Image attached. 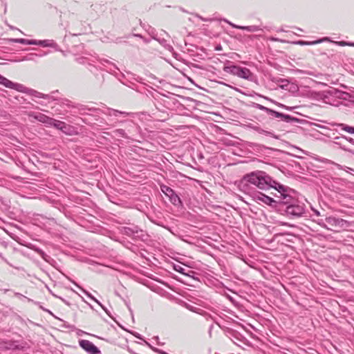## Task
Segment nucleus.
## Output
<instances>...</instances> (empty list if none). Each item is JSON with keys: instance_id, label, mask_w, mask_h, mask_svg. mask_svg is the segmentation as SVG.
I'll return each mask as SVG.
<instances>
[{"instance_id": "obj_30", "label": "nucleus", "mask_w": 354, "mask_h": 354, "mask_svg": "<svg viewBox=\"0 0 354 354\" xmlns=\"http://www.w3.org/2000/svg\"><path fill=\"white\" fill-rule=\"evenodd\" d=\"M223 21L227 23L228 24H230L231 26H232L234 28H237V29H240V30H245V28H246V26H239V25L234 24L232 22H230V21H228L227 19H223Z\"/></svg>"}, {"instance_id": "obj_27", "label": "nucleus", "mask_w": 354, "mask_h": 354, "mask_svg": "<svg viewBox=\"0 0 354 354\" xmlns=\"http://www.w3.org/2000/svg\"><path fill=\"white\" fill-rule=\"evenodd\" d=\"M74 283L77 286L79 287L80 288H81L82 290V291L84 292V293L87 295L89 298H91L92 300H93L94 301H95L97 304H98L99 305H101V303L96 299L95 298L90 292H88V291H86V290L83 289L82 288L80 287L77 283H75L74 282Z\"/></svg>"}, {"instance_id": "obj_3", "label": "nucleus", "mask_w": 354, "mask_h": 354, "mask_svg": "<svg viewBox=\"0 0 354 354\" xmlns=\"http://www.w3.org/2000/svg\"><path fill=\"white\" fill-rule=\"evenodd\" d=\"M278 186H284L281 183H275V185L271 187L276 189L277 193L274 194V198H271L262 192L253 191L252 194V196L254 201H256L259 204H266L269 205L270 207L274 208L276 211L279 212L280 209V205L281 204L282 201V194L281 190L278 187Z\"/></svg>"}, {"instance_id": "obj_61", "label": "nucleus", "mask_w": 354, "mask_h": 354, "mask_svg": "<svg viewBox=\"0 0 354 354\" xmlns=\"http://www.w3.org/2000/svg\"><path fill=\"white\" fill-rule=\"evenodd\" d=\"M166 228H167L168 230H169L170 232H171V230L169 229V227H166Z\"/></svg>"}, {"instance_id": "obj_7", "label": "nucleus", "mask_w": 354, "mask_h": 354, "mask_svg": "<svg viewBox=\"0 0 354 354\" xmlns=\"http://www.w3.org/2000/svg\"><path fill=\"white\" fill-rule=\"evenodd\" d=\"M252 106L255 109H259V110L266 112L268 115H270L272 117L280 118L281 120L288 122V123L298 121V119L293 118L290 115L277 112L274 110H272L271 109H269L268 107H266L261 104H257L255 102L253 103Z\"/></svg>"}, {"instance_id": "obj_57", "label": "nucleus", "mask_w": 354, "mask_h": 354, "mask_svg": "<svg viewBox=\"0 0 354 354\" xmlns=\"http://www.w3.org/2000/svg\"><path fill=\"white\" fill-rule=\"evenodd\" d=\"M348 46H354V43L353 44H349Z\"/></svg>"}, {"instance_id": "obj_40", "label": "nucleus", "mask_w": 354, "mask_h": 354, "mask_svg": "<svg viewBox=\"0 0 354 354\" xmlns=\"http://www.w3.org/2000/svg\"><path fill=\"white\" fill-rule=\"evenodd\" d=\"M214 328V324H211L209 327V330H208V334H209V336L211 337H212V330Z\"/></svg>"}, {"instance_id": "obj_15", "label": "nucleus", "mask_w": 354, "mask_h": 354, "mask_svg": "<svg viewBox=\"0 0 354 354\" xmlns=\"http://www.w3.org/2000/svg\"><path fill=\"white\" fill-rule=\"evenodd\" d=\"M139 231L140 230L138 226L123 227L121 230L122 233L128 236H134L136 234H138Z\"/></svg>"}, {"instance_id": "obj_8", "label": "nucleus", "mask_w": 354, "mask_h": 354, "mask_svg": "<svg viewBox=\"0 0 354 354\" xmlns=\"http://www.w3.org/2000/svg\"><path fill=\"white\" fill-rule=\"evenodd\" d=\"M326 222L332 227L330 230L334 232H339L340 230H344L351 226L349 221L334 216L326 217Z\"/></svg>"}, {"instance_id": "obj_59", "label": "nucleus", "mask_w": 354, "mask_h": 354, "mask_svg": "<svg viewBox=\"0 0 354 354\" xmlns=\"http://www.w3.org/2000/svg\"><path fill=\"white\" fill-rule=\"evenodd\" d=\"M216 49V50H221V46L217 47Z\"/></svg>"}, {"instance_id": "obj_33", "label": "nucleus", "mask_w": 354, "mask_h": 354, "mask_svg": "<svg viewBox=\"0 0 354 354\" xmlns=\"http://www.w3.org/2000/svg\"><path fill=\"white\" fill-rule=\"evenodd\" d=\"M333 94H334L336 97H342V95L346 94V93L342 92L337 89H334Z\"/></svg>"}, {"instance_id": "obj_14", "label": "nucleus", "mask_w": 354, "mask_h": 354, "mask_svg": "<svg viewBox=\"0 0 354 354\" xmlns=\"http://www.w3.org/2000/svg\"><path fill=\"white\" fill-rule=\"evenodd\" d=\"M26 344H19L18 342L10 341L5 343V348L7 350H23Z\"/></svg>"}, {"instance_id": "obj_25", "label": "nucleus", "mask_w": 354, "mask_h": 354, "mask_svg": "<svg viewBox=\"0 0 354 354\" xmlns=\"http://www.w3.org/2000/svg\"><path fill=\"white\" fill-rule=\"evenodd\" d=\"M60 102H59V104L60 106H66L67 107H75V104L71 102L70 100H67V99H61L59 100Z\"/></svg>"}, {"instance_id": "obj_21", "label": "nucleus", "mask_w": 354, "mask_h": 354, "mask_svg": "<svg viewBox=\"0 0 354 354\" xmlns=\"http://www.w3.org/2000/svg\"><path fill=\"white\" fill-rule=\"evenodd\" d=\"M101 64L103 66L107 67V71H109L110 73H115V70L119 71L118 68L114 64L110 62L107 59H102Z\"/></svg>"}, {"instance_id": "obj_32", "label": "nucleus", "mask_w": 354, "mask_h": 354, "mask_svg": "<svg viewBox=\"0 0 354 354\" xmlns=\"http://www.w3.org/2000/svg\"><path fill=\"white\" fill-rule=\"evenodd\" d=\"M37 252V253L40 255V257L44 259L45 261H47V257H48V256L41 249H37L36 250Z\"/></svg>"}, {"instance_id": "obj_60", "label": "nucleus", "mask_w": 354, "mask_h": 354, "mask_svg": "<svg viewBox=\"0 0 354 354\" xmlns=\"http://www.w3.org/2000/svg\"><path fill=\"white\" fill-rule=\"evenodd\" d=\"M0 257L1 258V259L4 257L2 254H0Z\"/></svg>"}, {"instance_id": "obj_31", "label": "nucleus", "mask_w": 354, "mask_h": 354, "mask_svg": "<svg viewBox=\"0 0 354 354\" xmlns=\"http://www.w3.org/2000/svg\"><path fill=\"white\" fill-rule=\"evenodd\" d=\"M320 41H321L320 40L315 41H311V42L310 41H305L299 40L298 41H296L295 44L304 46V45L315 44L319 43Z\"/></svg>"}, {"instance_id": "obj_56", "label": "nucleus", "mask_w": 354, "mask_h": 354, "mask_svg": "<svg viewBox=\"0 0 354 354\" xmlns=\"http://www.w3.org/2000/svg\"><path fill=\"white\" fill-rule=\"evenodd\" d=\"M342 149H344V151H350L349 150H348L347 149H346L345 147H342Z\"/></svg>"}, {"instance_id": "obj_46", "label": "nucleus", "mask_w": 354, "mask_h": 354, "mask_svg": "<svg viewBox=\"0 0 354 354\" xmlns=\"http://www.w3.org/2000/svg\"><path fill=\"white\" fill-rule=\"evenodd\" d=\"M2 260H3L4 262H6L8 265H9L10 266L13 267V266H12L10 262H8V261L5 257H3V258L2 259Z\"/></svg>"}, {"instance_id": "obj_38", "label": "nucleus", "mask_w": 354, "mask_h": 354, "mask_svg": "<svg viewBox=\"0 0 354 354\" xmlns=\"http://www.w3.org/2000/svg\"><path fill=\"white\" fill-rule=\"evenodd\" d=\"M131 334H133L136 337H137L138 339H142V340H144L143 339V337L138 333L136 332H131Z\"/></svg>"}, {"instance_id": "obj_49", "label": "nucleus", "mask_w": 354, "mask_h": 354, "mask_svg": "<svg viewBox=\"0 0 354 354\" xmlns=\"http://www.w3.org/2000/svg\"><path fill=\"white\" fill-rule=\"evenodd\" d=\"M132 35L134 37L142 38V36L140 34H133Z\"/></svg>"}, {"instance_id": "obj_48", "label": "nucleus", "mask_w": 354, "mask_h": 354, "mask_svg": "<svg viewBox=\"0 0 354 354\" xmlns=\"http://www.w3.org/2000/svg\"><path fill=\"white\" fill-rule=\"evenodd\" d=\"M127 351L131 353V354H138L137 353L134 352L131 348L128 347L127 348Z\"/></svg>"}, {"instance_id": "obj_43", "label": "nucleus", "mask_w": 354, "mask_h": 354, "mask_svg": "<svg viewBox=\"0 0 354 354\" xmlns=\"http://www.w3.org/2000/svg\"><path fill=\"white\" fill-rule=\"evenodd\" d=\"M347 141L354 145V139L352 138L344 137Z\"/></svg>"}, {"instance_id": "obj_39", "label": "nucleus", "mask_w": 354, "mask_h": 354, "mask_svg": "<svg viewBox=\"0 0 354 354\" xmlns=\"http://www.w3.org/2000/svg\"><path fill=\"white\" fill-rule=\"evenodd\" d=\"M270 41H280V42H285L284 40H282V39H278V38H276V37H271L270 38Z\"/></svg>"}, {"instance_id": "obj_6", "label": "nucleus", "mask_w": 354, "mask_h": 354, "mask_svg": "<svg viewBox=\"0 0 354 354\" xmlns=\"http://www.w3.org/2000/svg\"><path fill=\"white\" fill-rule=\"evenodd\" d=\"M223 71L227 73L236 75L239 77L248 80H252L253 77V74L251 73L250 69L236 65L225 66L223 67Z\"/></svg>"}, {"instance_id": "obj_54", "label": "nucleus", "mask_w": 354, "mask_h": 354, "mask_svg": "<svg viewBox=\"0 0 354 354\" xmlns=\"http://www.w3.org/2000/svg\"><path fill=\"white\" fill-rule=\"evenodd\" d=\"M126 122L130 123V124H133V122L132 120H127Z\"/></svg>"}, {"instance_id": "obj_13", "label": "nucleus", "mask_w": 354, "mask_h": 354, "mask_svg": "<svg viewBox=\"0 0 354 354\" xmlns=\"http://www.w3.org/2000/svg\"><path fill=\"white\" fill-rule=\"evenodd\" d=\"M104 114L108 116H113V117H118L119 115H122L124 117L128 116L131 114V113L126 112V111H121L116 109H113L111 108H106V110L102 111Z\"/></svg>"}, {"instance_id": "obj_42", "label": "nucleus", "mask_w": 354, "mask_h": 354, "mask_svg": "<svg viewBox=\"0 0 354 354\" xmlns=\"http://www.w3.org/2000/svg\"><path fill=\"white\" fill-rule=\"evenodd\" d=\"M337 44H338L339 46H346V45H348L350 44V43H347L346 41H338V42H336Z\"/></svg>"}, {"instance_id": "obj_18", "label": "nucleus", "mask_w": 354, "mask_h": 354, "mask_svg": "<svg viewBox=\"0 0 354 354\" xmlns=\"http://www.w3.org/2000/svg\"><path fill=\"white\" fill-rule=\"evenodd\" d=\"M153 39L157 40L161 46H162L166 50H167L170 53H175L173 46L171 44H169L167 40H166L165 39L157 38L154 36L153 37Z\"/></svg>"}, {"instance_id": "obj_37", "label": "nucleus", "mask_w": 354, "mask_h": 354, "mask_svg": "<svg viewBox=\"0 0 354 354\" xmlns=\"http://www.w3.org/2000/svg\"><path fill=\"white\" fill-rule=\"evenodd\" d=\"M100 306L102 307V308L105 311V313H106V314H107V315H108L111 318L113 319V317H112V316H111V315L110 311H109V310H108V309H107L104 306H103L102 304H101V305H100Z\"/></svg>"}, {"instance_id": "obj_52", "label": "nucleus", "mask_w": 354, "mask_h": 354, "mask_svg": "<svg viewBox=\"0 0 354 354\" xmlns=\"http://www.w3.org/2000/svg\"><path fill=\"white\" fill-rule=\"evenodd\" d=\"M277 105H279V106L281 107H286L285 105L282 104H280V103H277Z\"/></svg>"}, {"instance_id": "obj_19", "label": "nucleus", "mask_w": 354, "mask_h": 354, "mask_svg": "<svg viewBox=\"0 0 354 354\" xmlns=\"http://www.w3.org/2000/svg\"><path fill=\"white\" fill-rule=\"evenodd\" d=\"M47 55L46 52L40 50L39 53H30L24 56L21 61H35V57H41Z\"/></svg>"}, {"instance_id": "obj_23", "label": "nucleus", "mask_w": 354, "mask_h": 354, "mask_svg": "<svg viewBox=\"0 0 354 354\" xmlns=\"http://www.w3.org/2000/svg\"><path fill=\"white\" fill-rule=\"evenodd\" d=\"M254 129L259 134H263L266 135V136L277 138V136H276L272 132L266 131L259 127H254Z\"/></svg>"}, {"instance_id": "obj_28", "label": "nucleus", "mask_w": 354, "mask_h": 354, "mask_svg": "<svg viewBox=\"0 0 354 354\" xmlns=\"http://www.w3.org/2000/svg\"><path fill=\"white\" fill-rule=\"evenodd\" d=\"M261 28H260V26H255V25H253V26H246V28H245V30H247L248 32H257V31H259V30H261Z\"/></svg>"}, {"instance_id": "obj_11", "label": "nucleus", "mask_w": 354, "mask_h": 354, "mask_svg": "<svg viewBox=\"0 0 354 354\" xmlns=\"http://www.w3.org/2000/svg\"><path fill=\"white\" fill-rule=\"evenodd\" d=\"M52 123V127L62 131L63 133L67 135H71L73 131V128L69 124H66L64 122L54 119Z\"/></svg>"}, {"instance_id": "obj_2", "label": "nucleus", "mask_w": 354, "mask_h": 354, "mask_svg": "<svg viewBox=\"0 0 354 354\" xmlns=\"http://www.w3.org/2000/svg\"><path fill=\"white\" fill-rule=\"evenodd\" d=\"M275 183H279L266 172L257 170L244 175L240 181L239 187L243 192L252 195L253 189L254 191L256 189L267 190L275 185Z\"/></svg>"}, {"instance_id": "obj_1", "label": "nucleus", "mask_w": 354, "mask_h": 354, "mask_svg": "<svg viewBox=\"0 0 354 354\" xmlns=\"http://www.w3.org/2000/svg\"><path fill=\"white\" fill-rule=\"evenodd\" d=\"M283 192L282 201L279 212L290 218L304 216L306 214V206L299 201L294 194L295 192L287 186H278Z\"/></svg>"}, {"instance_id": "obj_51", "label": "nucleus", "mask_w": 354, "mask_h": 354, "mask_svg": "<svg viewBox=\"0 0 354 354\" xmlns=\"http://www.w3.org/2000/svg\"><path fill=\"white\" fill-rule=\"evenodd\" d=\"M201 19L203 21H211V19H204V18H203V17H201Z\"/></svg>"}, {"instance_id": "obj_29", "label": "nucleus", "mask_w": 354, "mask_h": 354, "mask_svg": "<svg viewBox=\"0 0 354 354\" xmlns=\"http://www.w3.org/2000/svg\"><path fill=\"white\" fill-rule=\"evenodd\" d=\"M173 267H174V270H176V272H178L181 274L187 275V274L185 272V269L184 268H183L181 266H180L178 264H174Z\"/></svg>"}, {"instance_id": "obj_5", "label": "nucleus", "mask_w": 354, "mask_h": 354, "mask_svg": "<svg viewBox=\"0 0 354 354\" xmlns=\"http://www.w3.org/2000/svg\"><path fill=\"white\" fill-rule=\"evenodd\" d=\"M0 84L3 85L6 88H12V89H14L19 92L26 93L31 96H34L35 97L44 98V99H46L48 100H53V101L59 100L58 98H55L53 95H50L48 94H44V93L38 92L34 89L27 88L21 84L12 82V81L9 80L6 77L2 76L1 74H0Z\"/></svg>"}, {"instance_id": "obj_16", "label": "nucleus", "mask_w": 354, "mask_h": 354, "mask_svg": "<svg viewBox=\"0 0 354 354\" xmlns=\"http://www.w3.org/2000/svg\"><path fill=\"white\" fill-rule=\"evenodd\" d=\"M43 47H51L56 50L57 49V44L53 40L45 39V40H36V44Z\"/></svg>"}, {"instance_id": "obj_36", "label": "nucleus", "mask_w": 354, "mask_h": 354, "mask_svg": "<svg viewBox=\"0 0 354 354\" xmlns=\"http://www.w3.org/2000/svg\"><path fill=\"white\" fill-rule=\"evenodd\" d=\"M201 315H203L207 320L213 319L212 315L206 312H203V313H201Z\"/></svg>"}, {"instance_id": "obj_12", "label": "nucleus", "mask_w": 354, "mask_h": 354, "mask_svg": "<svg viewBox=\"0 0 354 354\" xmlns=\"http://www.w3.org/2000/svg\"><path fill=\"white\" fill-rule=\"evenodd\" d=\"M89 118L84 119V122L88 124H96L99 127H102L103 124H106L104 118H101L97 114H87Z\"/></svg>"}, {"instance_id": "obj_24", "label": "nucleus", "mask_w": 354, "mask_h": 354, "mask_svg": "<svg viewBox=\"0 0 354 354\" xmlns=\"http://www.w3.org/2000/svg\"><path fill=\"white\" fill-rule=\"evenodd\" d=\"M74 109H77L79 111V113L80 114H84V111L86 110H93L95 111H100V109H88L87 108L86 106L84 105H82V104H75V107H73Z\"/></svg>"}, {"instance_id": "obj_47", "label": "nucleus", "mask_w": 354, "mask_h": 354, "mask_svg": "<svg viewBox=\"0 0 354 354\" xmlns=\"http://www.w3.org/2000/svg\"><path fill=\"white\" fill-rule=\"evenodd\" d=\"M59 91L57 90L54 91L51 93V94H49L50 95H53L55 98H57L55 95H56V93H58Z\"/></svg>"}, {"instance_id": "obj_45", "label": "nucleus", "mask_w": 354, "mask_h": 354, "mask_svg": "<svg viewBox=\"0 0 354 354\" xmlns=\"http://www.w3.org/2000/svg\"><path fill=\"white\" fill-rule=\"evenodd\" d=\"M2 260H3L4 262H6L8 265H9L10 266L13 267V266H12L10 262H8V261L5 257H3V258L2 259Z\"/></svg>"}, {"instance_id": "obj_20", "label": "nucleus", "mask_w": 354, "mask_h": 354, "mask_svg": "<svg viewBox=\"0 0 354 354\" xmlns=\"http://www.w3.org/2000/svg\"><path fill=\"white\" fill-rule=\"evenodd\" d=\"M331 126L332 127H337L340 128L342 130H344L349 133L354 134V127H353L348 126L344 123H337V122L331 123Z\"/></svg>"}, {"instance_id": "obj_44", "label": "nucleus", "mask_w": 354, "mask_h": 354, "mask_svg": "<svg viewBox=\"0 0 354 354\" xmlns=\"http://www.w3.org/2000/svg\"><path fill=\"white\" fill-rule=\"evenodd\" d=\"M153 339H156V340L157 341V344H158V345H163V344H164V343H161V342H160L158 341V340H159V337H158V336H155V337H153Z\"/></svg>"}, {"instance_id": "obj_55", "label": "nucleus", "mask_w": 354, "mask_h": 354, "mask_svg": "<svg viewBox=\"0 0 354 354\" xmlns=\"http://www.w3.org/2000/svg\"><path fill=\"white\" fill-rule=\"evenodd\" d=\"M280 82H287V80H282V79H281V80H280Z\"/></svg>"}, {"instance_id": "obj_26", "label": "nucleus", "mask_w": 354, "mask_h": 354, "mask_svg": "<svg viewBox=\"0 0 354 354\" xmlns=\"http://www.w3.org/2000/svg\"><path fill=\"white\" fill-rule=\"evenodd\" d=\"M113 133L115 134V135H119L120 137L123 138H125V139H129V137L127 136V134L125 133L124 130L122 129H115Z\"/></svg>"}, {"instance_id": "obj_58", "label": "nucleus", "mask_w": 354, "mask_h": 354, "mask_svg": "<svg viewBox=\"0 0 354 354\" xmlns=\"http://www.w3.org/2000/svg\"><path fill=\"white\" fill-rule=\"evenodd\" d=\"M315 214H316L317 215H319V212L318 211H315Z\"/></svg>"}, {"instance_id": "obj_22", "label": "nucleus", "mask_w": 354, "mask_h": 354, "mask_svg": "<svg viewBox=\"0 0 354 354\" xmlns=\"http://www.w3.org/2000/svg\"><path fill=\"white\" fill-rule=\"evenodd\" d=\"M10 41L14 43H19V44H26V45L36 44L35 39H24V38H19V39H11Z\"/></svg>"}, {"instance_id": "obj_53", "label": "nucleus", "mask_w": 354, "mask_h": 354, "mask_svg": "<svg viewBox=\"0 0 354 354\" xmlns=\"http://www.w3.org/2000/svg\"><path fill=\"white\" fill-rule=\"evenodd\" d=\"M40 308H41L43 310H44V311H47V312H48V313H50L49 310H46V309H45L44 308H43L42 306H40Z\"/></svg>"}, {"instance_id": "obj_10", "label": "nucleus", "mask_w": 354, "mask_h": 354, "mask_svg": "<svg viewBox=\"0 0 354 354\" xmlns=\"http://www.w3.org/2000/svg\"><path fill=\"white\" fill-rule=\"evenodd\" d=\"M80 346L89 354H99L100 349L91 342L86 339H82L79 342Z\"/></svg>"}, {"instance_id": "obj_41", "label": "nucleus", "mask_w": 354, "mask_h": 354, "mask_svg": "<svg viewBox=\"0 0 354 354\" xmlns=\"http://www.w3.org/2000/svg\"><path fill=\"white\" fill-rule=\"evenodd\" d=\"M319 225H321L322 227H324V228H326V229H327V230H331V227H328L326 225V223H320V222H319Z\"/></svg>"}, {"instance_id": "obj_17", "label": "nucleus", "mask_w": 354, "mask_h": 354, "mask_svg": "<svg viewBox=\"0 0 354 354\" xmlns=\"http://www.w3.org/2000/svg\"><path fill=\"white\" fill-rule=\"evenodd\" d=\"M35 118L39 122L46 124L48 126H51L52 123L54 122V118H50L43 113H38Z\"/></svg>"}, {"instance_id": "obj_34", "label": "nucleus", "mask_w": 354, "mask_h": 354, "mask_svg": "<svg viewBox=\"0 0 354 354\" xmlns=\"http://www.w3.org/2000/svg\"><path fill=\"white\" fill-rule=\"evenodd\" d=\"M185 306L189 310L192 311V312H194V313H198L197 312V308L196 307H194L188 304H185Z\"/></svg>"}, {"instance_id": "obj_4", "label": "nucleus", "mask_w": 354, "mask_h": 354, "mask_svg": "<svg viewBox=\"0 0 354 354\" xmlns=\"http://www.w3.org/2000/svg\"><path fill=\"white\" fill-rule=\"evenodd\" d=\"M0 84L3 85L6 88H12V89H14L19 92L26 93L31 96H34L35 97L44 98V99H46L48 100H53V101L59 100L58 98H55L53 95H50L48 94H44V93L38 92L34 89L27 88L21 84L12 82V81L9 80L6 77L2 76L1 74H0Z\"/></svg>"}, {"instance_id": "obj_35", "label": "nucleus", "mask_w": 354, "mask_h": 354, "mask_svg": "<svg viewBox=\"0 0 354 354\" xmlns=\"http://www.w3.org/2000/svg\"><path fill=\"white\" fill-rule=\"evenodd\" d=\"M319 160L322 162H324V163H330V164H334L335 165H337V167H339L340 165H338V164H335L333 162L326 159V158H322V159H319Z\"/></svg>"}, {"instance_id": "obj_50", "label": "nucleus", "mask_w": 354, "mask_h": 354, "mask_svg": "<svg viewBox=\"0 0 354 354\" xmlns=\"http://www.w3.org/2000/svg\"><path fill=\"white\" fill-rule=\"evenodd\" d=\"M127 307H128V308H129V311H130L131 314L133 315V311H132V310L131 309L130 306H129V305H127Z\"/></svg>"}, {"instance_id": "obj_9", "label": "nucleus", "mask_w": 354, "mask_h": 354, "mask_svg": "<svg viewBox=\"0 0 354 354\" xmlns=\"http://www.w3.org/2000/svg\"><path fill=\"white\" fill-rule=\"evenodd\" d=\"M160 187L162 192L169 198L170 202L173 205H178L182 204L180 197L176 194L174 189L163 184L160 185Z\"/></svg>"}]
</instances>
